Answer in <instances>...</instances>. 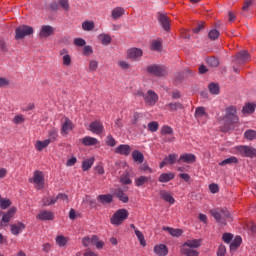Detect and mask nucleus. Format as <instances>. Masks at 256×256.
Returning <instances> with one entry per match:
<instances>
[{"mask_svg": "<svg viewBox=\"0 0 256 256\" xmlns=\"http://www.w3.org/2000/svg\"><path fill=\"white\" fill-rule=\"evenodd\" d=\"M222 240L224 241V243H231V241H233V234L231 233H224L222 235Z\"/></svg>", "mask_w": 256, "mask_h": 256, "instance_id": "nucleus-62", "label": "nucleus"}, {"mask_svg": "<svg viewBox=\"0 0 256 256\" xmlns=\"http://www.w3.org/2000/svg\"><path fill=\"white\" fill-rule=\"evenodd\" d=\"M92 245H95L96 249L101 250L105 247V242L99 239V236L93 235L91 238Z\"/></svg>", "mask_w": 256, "mask_h": 256, "instance_id": "nucleus-32", "label": "nucleus"}, {"mask_svg": "<svg viewBox=\"0 0 256 256\" xmlns=\"http://www.w3.org/2000/svg\"><path fill=\"white\" fill-rule=\"evenodd\" d=\"M28 181L37 191L45 189V173L41 170H35Z\"/></svg>", "mask_w": 256, "mask_h": 256, "instance_id": "nucleus-1", "label": "nucleus"}, {"mask_svg": "<svg viewBox=\"0 0 256 256\" xmlns=\"http://www.w3.org/2000/svg\"><path fill=\"white\" fill-rule=\"evenodd\" d=\"M114 196L117 197L119 201H122V203H129V196H127V194H125L121 189L114 192Z\"/></svg>", "mask_w": 256, "mask_h": 256, "instance_id": "nucleus-35", "label": "nucleus"}, {"mask_svg": "<svg viewBox=\"0 0 256 256\" xmlns=\"http://www.w3.org/2000/svg\"><path fill=\"white\" fill-rule=\"evenodd\" d=\"M80 143H82L84 147H95V145H99V140L95 137L85 136L80 139Z\"/></svg>", "mask_w": 256, "mask_h": 256, "instance_id": "nucleus-17", "label": "nucleus"}, {"mask_svg": "<svg viewBox=\"0 0 256 256\" xmlns=\"http://www.w3.org/2000/svg\"><path fill=\"white\" fill-rule=\"evenodd\" d=\"M73 129H75L73 121H71L69 118H65L61 126V135H63V137H67V135H69Z\"/></svg>", "mask_w": 256, "mask_h": 256, "instance_id": "nucleus-12", "label": "nucleus"}, {"mask_svg": "<svg viewBox=\"0 0 256 256\" xmlns=\"http://www.w3.org/2000/svg\"><path fill=\"white\" fill-rule=\"evenodd\" d=\"M83 55L85 57H91V55H93V47H91L90 45L84 46Z\"/></svg>", "mask_w": 256, "mask_h": 256, "instance_id": "nucleus-59", "label": "nucleus"}, {"mask_svg": "<svg viewBox=\"0 0 256 256\" xmlns=\"http://www.w3.org/2000/svg\"><path fill=\"white\" fill-rule=\"evenodd\" d=\"M158 20L165 31H169V29H171V20H169V17H167V15L160 14L158 16Z\"/></svg>", "mask_w": 256, "mask_h": 256, "instance_id": "nucleus-22", "label": "nucleus"}, {"mask_svg": "<svg viewBox=\"0 0 256 256\" xmlns=\"http://www.w3.org/2000/svg\"><path fill=\"white\" fill-rule=\"evenodd\" d=\"M166 107H168L170 111H179V109H183V104L177 102L169 103Z\"/></svg>", "mask_w": 256, "mask_h": 256, "instance_id": "nucleus-51", "label": "nucleus"}, {"mask_svg": "<svg viewBox=\"0 0 256 256\" xmlns=\"http://www.w3.org/2000/svg\"><path fill=\"white\" fill-rule=\"evenodd\" d=\"M235 163H239V160L237 157L232 156L230 158H227L219 163L220 167H225V165H233Z\"/></svg>", "mask_w": 256, "mask_h": 256, "instance_id": "nucleus-45", "label": "nucleus"}, {"mask_svg": "<svg viewBox=\"0 0 256 256\" xmlns=\"http://www.w3.org/2000/svg\"><path fill=\"white\" fill-rule=\"evenodd\" d=\"M147 71L150 75H154V77H163L164 75H167L165 67L159 65H150L147 67Z\"/></svg>", "mask_w": 256, "mask_h": 256, "instance_id": "nucleus-8", "label": "nucleus"}, {"mask_svg": "<svg viewBox=\"0 0 256 256\" xmlns=\"http://www.w3.org/2000/svg\"><path fill=\"white\" fill-rule=\"evenodd\" d=\"M58 137H59V134L57 133V131L55 129H51L48 132V138L46 140L50 141V143H55Z\"/></svg>", "mask_w": 256, "mask_h": 256, "instance_id": "nucleus-46", "label": "nucleus"}, {"mask_svg": "<svg viewBox=\"0 0 256 256\" xmlns=\"http://www.w3.org/2000/svg\"><path fill=\"white\" fill-rule=\"evenodd\" d=\"M211 215L216 219L221 225L227 224V219H231V214L227 208L213 209L210 211Z\"/></svg>", "mask_w": 256, "mask_h": 256, "instance_id": "nucleus-4", "label": "nucleus"}, {"mask_svg": "<svg viewBox=\"0 0 256 256\" xmlns=\"http://www.w3.org/2000/svg\"><path fill=\"white\" fill-rule=\"evenodd\" d=\"M53 33H55V28L53 26L42 25L39 32V37H41V39H45L47 37H51Z\"/></svg>", "mask_w": 256, "mask_h": 256, "instance_id": "nucleus-15", "label": "nucleus"}, {"mask_svg": "<svg viewBox=\"0 0 256 256\" xmlns=\"http://www.w3.org/2000/svg\"><path fill=\"white\" fill-rule=\"evenodd\" d=\"M89 131H91V133H94V135H101V133L105 131V127L103 126V123L96 120L90 123Z\"/></svg>", "mask_w": 256, "mask_h": 256, "instance_id": "nucleus-14", "label": "nucleus"}, {"mask_svg": "<svg viewBox=\"0 0 256 256\" xmlns=\"http://www.w3.org/2000/svg\"><path fill=\"white\" fill-rule=\"evenodd\" d=\"M93 163H95V157L85 159L82 162V170L83 171H89V169H91L93 167Z\"/></svg>", "mask_w": 256, "mask_h": 256, "instance_id": "nucleus-38", "label": "nucleus"}, {"mask_svg": "<svg viewBox=\"0 0 256 256\" xmlns=\"http://www.w3.org/2000/svg\"><path fill=\"white\" fill-rule=\"evenodd\" d=\"M123 15H125V9L123 7H117L112 10L113 19H120Z\"/></svg>", "mask_w": 256, "mask_h": 256, "instance_id": "nucleus-41", "label": "nucleus"}, {"mask_svg": "<svg viewBox=\"0 0 256 256\" xmlns=\"http://www.w3.org/2000/svg\"><path fill=\"white\" fill-rule=\"evenodd\" d=\"M8 207H11V200L7 198L1 199V196H0V208L7 209Z\"/></svg>", "mask_w": 256, "mask_h": 256, "instance_id": "nucleus-57", "label": "nucleus"}, {"mask_svg": "<svg viewBox=\"0 0 256 256\" xmlns=\"http://www.w3.org/2000/svg\"><path fill=\"white\" fill-rule=\"evenodd\" d=\"M208 89L212 95H219V91H220L219 84L211 83L209 84Z\"/></svg>", "mask_w": 256, "mask_h": 256, "instance_id": "nucleus-49", "label": "nucleus"}, {"mask_svg": "<svg viewBox=\"0 0 256 256\" xmlns=\"http://www.w3.org/2000/svg\"><path fill=\"white\" fill-rule=\"evenodd\" d=\"M177 157L179 156L176 153H172L169 154L164 159L166 160V163H168V165H175V163H177Z\"/></svg>", "mask_w": 256, "mask_h": 256, "instance_id": "nucleus-47", "label": "nucleus"}, {"mask_svg": "<svg viewBox=\"0 0 256 256\" xmlns=\"http://www.w3.org/2000/svg\"><path fill=\"white\" fill-rule=\"evenodd\" d=\"M195 161H197V157L195 156V154L192 153H186V154H182L180 155V158L177 160L178 163H195Z\"/></svg>", "mask_w": 256, "mask_h": 256, "instance_id": "nucleus-19", "label": "nucleus"}, {"mask_svg": "<svg viewBox=\"0 0 256 256\" xmlns=\"http://www.w3.org/2000/svg\"><path fill=\"white\" fill-rule=\"evenodd\" d=\"M160 197L166 201V203H169L170 205H175V198L172 197V195L167 191H161Z\"/></svg>", "mask_w": 256, "mask_h": 256, "instance_id": "nucleus-37", "label": "nucleus"}, {"mask_svg": "<svg viewBox=\"0 0 256 256\" xmlns=\"http://www.w3.org/2000/svg\"><path fill=\"white\" fill-rule=\"evenodd\" d=\"M173 179H175V173L169 172V173H162L159 176L158 181L160 183H169V181H173Z\"/></svg>", "mask_w": 256, "mask_h": 256, "instance_id": "nucleus-28", "label": "nucleus"}, {"mask_svg": "<svg viewBox=\"0 0 256 256\" xmlns=\"http://www.w3.org/2000/svg\"><path fill=\"white\" fill-rule=\"evenodd\" d=\"M224 123L227 125L228 129H231V125H237V123H239V116H237V107L228 106L226 108Z\"/></svg>", "mask_w": 256, "mask_h": 256, "instance_id": "nucleus-2", "label": "nucleus"}, {"mask_svg": "<svg viewBox=\"0 0 256 256\" xmlns=\"http://www.w3.org/2000/svg\"><path fill=\"white\" fill-rule=\"evenodd\" d=\"M141 57H143L141 48H129L127 50V59H130V61H141Z\"/></svg>", "mask_w": 256, "mask_h": 256, "instance_id": "nucleus-9", "label": "nucleus"}, {"mask_svg": "<svg viewBox=\"0 0 256 256\" xmlns=\"http://www.w3.org/2000/svg\"><path fill=\"white\" fill-rule=\"evenodd\" d=\"M38 221H53L55 219V213L49 210H41L37 215Z\"/></svg>", "mask_w": 256, "mask_h": 256, "instance_id": "nucleus-13", "label": "nucleus"}, {"mask_svg": "<svg viewBox=\"0 0 256 256\" xmlns=\"http://www.w3.org/2000/svg\"><path fill=\"white\" fill-rule=\"evenodd\" d=\"M135 235L142 247H147V241L145 240V235H143V232L139 231V229L135 230Z\"/></svg>", "mask_w": 256, "mask_h": 256, "instance_id": "nucleus-44", "label": "nucleus"}, {"mask_svg": "<svg viewBox=\"0 0 256 256\" xmlns=\"http://www.w3.org/2000/svg\"><path fill=\"white\" fill-rule=\"evenodd\" d=\"M57 203V198L53 196H47L42 199V205L44 207H49L51 205H55Z\"/></svg>", "mask_w": 256, "mask_h": 256, "instance_id": "nucleus-39", "label": "nucleus"}, {"mask_svg": "<svg viewBox=\"0 0 256 256\" xmlns=\"http://www.w3.org/2000/svg\"><path fill=\"white\" fill-rule=\"evenodd\" d=\"M105 143L108 147H115V145H117V140L110 134L106 137Z\"/></svg>", "mask_w": 256, "mask_h": 256, "instance_id": "nucleus-55", "label": "nucleus"}, {"mask_svg": "<svg viewBox=\"0 0 256 256\" xmlns=\"http://www.w3.org/2000/svg\"><path fill=\"white\" fill-rule=\"evenodd\" d=\"M138 95H142L146 105H150V107H153L159 101V96L153 90H148L146 94L140 92Z\"/></svg>", "mask_w": 256, "mask_h": 256, "instance_id": "nucleus-6", "label": "nucleus"}, {"mask_svg": "<svg viewBox=\"0 0 256 256\" xmlns=\"http://www.w3.org/2000/svg\"><path fill=\"white\" fill-rule=\"evenodd\" d=\"M95 28V23L93 21H85L82 23V29L84 31H93Z\"/></svg>", "mask_w": 256, "mask_h": 256, "instance_id": "nucleus-50", "label": "nucleus"}, {"mask_svg": "<svg viewBox=\"0 0 256 256\" xmlns=\"http://www.w3.org/2000/svg\"><path fill=\"white\" fill-rule=\"evenodd\" d=\"M195 118L197 119L198 123H201L202 125L207 123V119H209V114H207L205 107L196 108Z\"/></svg>", "mask_w": 256, "mask_h": 256, "instance_id": "nucleus-10", "label": "nucleus"}, {"mask_svg": "<svg viewBox=\"0 0 256 256\" xmlns=\"http://www.w3.org/2000/svg\"><path fill=\"white\" fill-rule=\"evenodd\" d=\"M255 109H256V104L248 102L242 108V113H243V115H251V114L255 113Z\"/></svg>", "mask_w": 256, "mask_h": 256, "instance_id": "nucleus-29", "label": "nucleus"}, {"mask_svg": "<svg viewBox=\"0 0 256 256\" xmlns=\"http://www.w3.org/2000/svg\"><path fill=\"white\" fill-rule=\"evenodd\" d=\"M150 49L152 51H162L163 50V42L159 39H155L151 41Z\"/></svg>", "mask_w": 256, "mask_h": 256, "instance_id": "nucleus-36", "label": "nucleus"}, {"mask_svg": "<svg viewBox=\"0 0 256 256\" xmlns=\"http://www.w3.org/2000/svg\"><path fill=\"white\" fill-rule=\"evenodd\" d=\"M49 145H51V142L47 139L37 140L34 143V147H35L36 151H38L39 153H41V151H44V149H47V147H49Z\"/></svg>", "mask_w": 256, "mask_h": 256, "instance_id": "nucleus-23", "label": "nucleus"}, {"mask_svg": "<svg viewBox=\"0 0 256 256\" xmlns=\"http://www.w3.org/2000/svg\"><path fill=\"white\" fill-rule=\"evenodd\" d=\"M181 252L186 256H199V251L195 250L194 248H185L184 246L181 247Z\"/></svg>", "mask_w": 256, "mask_h": 256, "instance_id": "nucleus-42", "label": "nucleus"}, {"mask_svg": "<svg viewBox=\"0 0 256 256\" xmlns=\"http://www.w3.org/2000/svg\"><path fill=\"white\" fill-rule=\"evenodd\" d=\"M13 123L15 125H21V123H25V116L22 114H18L13 118Z\"/></svg>", "mask_w": 256, "mask_h": 256, "instance_id": "nucleus-58", "label": "nucleus"}, {"mask_svg": "<svg viewBox=\"0 0 256 256\" xmlns=\"http://www.w3.org/2000/svg\"><path fill=\"white\" fill-rule=\"evenodd\" d=\"M251 57L249 56V52L243 50L240 51L236 55V63H239L240 65H243V63H247V61H250Z\"/></svg>", "mask_w": 256, "mask_h": 256, "instance_id": "nucleus-21", "label": "nucleus"}, {"mask_svg": "<svg viewBox=\"0 0 256 256\" xmlns=\"http://www.w3.org/2000/svg\"><path fill=\"white\" fill-rule=\"evenodd\" d=\"M244 137L245 139H247L248 141H253L256 139V131L255 130H246L244 133Z\"/></svg>", "mask_w": 256, "mask_h": 256, "instance_id": "nucleus-48", "label": "nucleus"}, {"mask_svg": "<svg viewBox=\"0 0 256 256\" xmlns=\"http://www.w3.org/2000/svg\"><path fill=\"white\" fill-rule=\"evenodd\" d=\"M151 181V177L149 176H139L135 178L134 184L136 187H144V185H147Z\"/></svg>", "mask_w": 256, "mask_h": 256, "instance_id": "nucleus-27", "label": "nucleus"}, {"mask_svg": "<svg viewBox=\"0 0 256 256\" xmlns=\"http://www.w3.org/2000/svg\"><path fill=\"white\" fill-rule=\"evenodd\" d=\"M16 39H24V37H27L28 35H33V27L22 25L16 28Z\"/></svg>", "mask_w": 256, "mask_h": 256, "instance_id": "nucleus-7", "label": "nucleus"}, {"mask_svg": "<svg viewBox=\"0 0 256 256\" xmlns=\"http://www.w3.org/2000/svg\"><path fill=\"white\" fill-rule=\"evenodd\" d=\"M163 231H168L172 237H181L183 235V230L182 229H174L168 226H164Z\"/></svg>", "mask_w": 256, "mask_h": 256, "instance_id": "nucleus-33", "label": "nucleus"}, {"mask_svg": "<svg viewBox=\"0 0 256 256\" xmlns=\"http://www.w3.org/2000/svg\"><path fill=\"white\" fill-rule=\"evenodd\" d=\"M128 217H129V211H127V209L122 208L117 210L113 214V216L110 219V223L112 225L119 226V225H122L123 221H125Z\"/></svg>", "mask_w": 256, "mask_h": 256, "instance_id": "nucleus-5", "label": "nucleus"}, {"mask_svg": "<svg viewBox=\"0 0 256 256\" xmlns=\"http://www.w3.org/2000/svg\"><path fill=\"white\" fill-rule=\"evenodd\" d=\"M232 153L234 155H241L242 157L253 159V157L256 156V149L251 146L240 145L232 148Z\"/></svg>", "mask_w": 256, "mask_h": 256, "instance_id": "nucleus-3", "label": "nucleus"}, {"mask_svg": "<svg viewBox=\"0 0 256 256\" xmlns=\"http://www.w3.org/2000/svg\"><path fill=\"white\" fill-rule=\"evenodd\" d=\"M154 253L158 256H167L169 249L164 244L154 246Z\"/></svg>", "mask_w": 256, "mask_h": 256, "instance_id": "nucleus-26", "label": "nucleus"}, {"mask_svg": "<svg viewBox=\"0 0 256 256\" xmlns=\"http://www.w3.org/2000/svg\"><path fill=\"white\" fill-rule=\"evenodd\" d=\"M241 243H243V238H241V236H236L230 243L231 253H235V251H237L239 247H241Z\"/></svg>", "mask_w": 256, "mask_h": 256, "instance_id": "nucleus-24", "label": "nucleus"}, {"mask_svg": "<svg viewBox=\"0 0 256 256\" xmlns=\"http://www.w3.org/2000/svg\"><path fill=\"white\" fill-rule=\"evenodd\" d=\"M115 153L118 155H124L125 157H128V155H131V146L127 144H121L118 147L115 148Z\"/></svg>", "mask_w": 256, "mask_h": 256, "instance_id": "nucleus-18", "label": "nucleus"}, {"mask_svg": "<svg viewBox=\"0 0 256 256\" xmlns=\"http://www.w3.org/2000/svg\"><path fill=\"white\" fill-rule=\"evenodd\" d=\"M209 39H211L212 41H215V39L219 38V32L217 31V29H212L209 34H208Z\"/></svg>", "mask_w": 256, "mask_h": 256, "instance_id": "nucleus-61", "label": "nucleus"}, {"mask_svg": "<svg viewBox=\"0 0 256 256\" xmlns=\"http://www.w3.org/2000/svg\"><path fill=\"white\" fill-rule=\"evenodd\" d=\"M203 243V239H190L187 240L182 247L188 248V249H199V246Z\"/></svg>", "mask_w": 256, "mask_h": 256, "instance_id": "nucleus-20", "label": "nucleus"}, {"mask_svg": "<svg viewBox=\"0 0 256 256\" xmlns=\"http://www.w3.org/2000/svg\"><path fill=\"white\" fill-rule=\"evenodd\" d=\"M120 183H122V185H131L133 181H131L129 174H124L120 178Z\"/></svg>", "mask_w": 256, "mask_h": 256, "instance_id": "nucleus-56", "label": "nucleus"}, {"mask_svg": "<svg viewBox=\"0 0 256 256\" xmlns=\"http://www.w3.org/2000/svg\"><path fill=\"white\" fill-rule=\"evenodd\" d=\"M226 253H227V248L225 247V245L221 244L218 247L217 256H225Z\"/></svg>", "mask_w": 256, "mask_h": 256, "instance_id": "nucleus-64", "label": "nucleus"}, {"mask_svg": "<svg viewBox=\"0 0 256 256\" xmlns=\"http://www.w3.org/2000/svg\"><path fill=\"white\" fill-rule=\"evenodd\" d=\"M97 39L104 46L110 45L111 44V40H112L111 35L105 34V33L99 34Z\"/></svg>", "mask_w": 256, "mask_h": 256, "instance_id": "nucleus-34", "label": "nucleus"}, {"mask_svg": "<svg viewBox=\"0 0 256 256\" xmlns=\"http://www.w3.org/2000/svg\"><path fill=\"white\" fill-rule=\"evenodd\" d=\"M97 201L102 203V205L109 204L113 202V195L111 194H101L97 196Z\"/></svg>", "mask_w": 256, "mask_h": 256, "instance_id": "nucleus-31", "label": "nucleus"}, {"mask_svg": "<svg viewBox=\"0 0 256 256\" xmlns=\"http://www.w3.org/2000/svg\"><path fill=\"white\" fill-rule=\"evenodd\" d=\"M15 213H17V208L15 207H12L8 210L7 213H5L3 216H2V221L3 223H9V221H11V219H13Z\"/></svg>", "mask_w": 256, "mask_h": 256, "instance_id": "nucleus-30", "label": "nucleus"}, {"mask_svg": "<svg viewBox=\"0 0 256 256\" xmlns=\"http://www.w3.org/2000/svg\"><path fill=\"white\" fill-rule=\"evenodd\" d=\"M60 57L62 58V64L64 67H71L73 63V58L69 54V49L63 48L59 52Z\"/></svg>", "mask_w": 256, "mask_h": 256, "instance_id": "nucleus-11", "label": "nucleus"}, {"mask_svg": "<svg viewBox=\"0 0 256 256\" xmlns=\"http://www.w3.org/2000/svg\"><path fill=\"white\" fill-rule=\"evenodd\" d=\"M83 203H88V205H90L91 209H95V207H97V201L95 199H92L90 196H86L83 199Z\"/></svg>", "mask_w": 256, "mask_h": 256, "instance_id": "nucleus-54", "label": "nucleus"}, {"mask_svg": "<svg viewBox=\"0 0 256 256\" xmlns=\"http://www.w3.org/2000/svg\"><path fill=\"white\" fill-rule=\"evenodd\" d=\"M97 69H99V61L95 60V59H91L88 62V72L89 73H95V71H97Z\"/></svg>", "mask_w": 256, "mask_h": 256, "instance_id": "nucleus-40", "label": "nucleus"}, {"mask_svg": "<svg viewBox=\"0 0 256 256\" xmlns=\"http://www.w3.org/2000/svg\"><path fill=\"white\" fill-rule=\"evenodd\" d=\"M74 45H76V47H85V45H87V42L83 38H75Z\"/></svg>", "mask_w": 256, "mask_h": 256, "instance_id": "nucleus-60", "label": "nucleus"}, {"mask_svg": "<svg viewBox=\"0 0 256 256\" xmlns=\"http://www.w3.org/2000/svg\"><path fill=\"white\" fill-rule=\"evenodd\" d=\"M148 131H151V133H156V131H159V122L152 121L148 123Z\"/></svg>", "mask_w": 256, "mask_h": 256, "instance_id": "nucleus-52", "label": "nucleus"}, {"mask_svg": "<svg viewBox=\"0 0 256 256\" xmlns=\"http://www.w3.org/2000/svg\"><path fill=\"white\" fill-rule=\"evenodd\" d=\"M132 158L136 163H143V161L145 160L143 153H141L139 150H134L132 152Z\"/></svg>", "mask_w": 256, "mask_h": 256, "instance_id": "nucleus-43", "label": "nucleus"}, {"mask_svg": "<svg viewBox=\"0 0 256 256\" xmlns=\"http://www.w3.org/2000/svg\"><path fill=\"white\" fill-rule=\"evenodd\" d=\"M118 66L120 67V69H125V70L131 68V64H129V62H127L125 60L118 61Z\"/></svg>", "mask_w": 256, "mask_h": 256, "instance_id": "nucleus-63", "label": "nucleus"}, {"mask_svg": "<svg viewBox=\"0 0 256 256\" xmlns=\"http://www.w3.org/2000/svg\"><path fill=\"white\" fill-rule=\"evenodd\" d=\"M55 242L58 247L65 248L69 244V237L63 236L62 234L57 235L55 238Z\"/></svg>", "mask_w": 256, "mask_h": 256, "instance_id": "nucleus-25", "label": "nucleus"}, {"mask_svg": "<svg viewBox=\"0 0 256 256\" xmlns=\"http://www.w3.org/2000/svg\"><path fill=\"white\" fill-rule=\"evenodd\" d=\"M161 135L163 137H165L167 135H173V128H171L170 126H167V125L162 126Z\"/></svg>", "mask_w": 256, "mask_h": 256, "instance_id": "nucleus-53", "label": "nucleus"}, {"mask_svg": "<svg viewBox=\"0 0 256 256\" xmlns=\"http://www.w3.org/2000/svg\"><path fill=\"white\" fill-rule=\"evenodd\" d=\"M26 225L23 222H17L15 224L10 225V231L12 235H20L26 229Z\"/></svg>", "mask_w": 256, "mask_h": 256, "instance_id": "nucleus-16", "label": "nucleus"}]
</instances>
